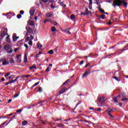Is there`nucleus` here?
I'll list each match as a JSON object with an SVG mask.
<instances>
[{
    "label": "nucleus",
    "mask_w": 128,
    "mask_h": 128,
    "mask_svg": "<svg viewBox=\"0 0 128 128\" xmlns=\"http://www.w3.org/2000/svg\"><path fill=\"white\" fill-rule=\"evenodd\" d=\"M70 18L72 20H76V16L74 14H72L70 16Z\"/></svg>",
    "instance_id": "412c9836"
},
{
    "label": "nucleus",
    "mask_w": 128,
    "mask_h": 128,
    "mask_svg": "<svg viewBox=\"0 0 128 128\" xmlns=\"http://www.w3.org/2000/svg\"><path fill=\"white\" fill-rule=\"evenodd\" d=\"M113 110V109H110V110H106V112H107V114H110L111 112H112Z\"/></svg>",
    "instance_id": "f3484780"
},
{
    "label": "nucleus",
    "mask_w": 128,
    "mask_h": 128,
    "mask_svg": "<svg viewBox=\"0 0 128 128\" xmlns=\"http://www.w3.org/2000/svg\"><path fill=\"white\" fill-rule=\"evenodd\" d=\"M47 22H52V19L50 18H46Z\"/></svg>",
    "instance_id": "0e129e2a"
},
{
    "label": "nucleus",
    "mask_w": 128,
    "mask_h": 128,
    "mask_svg": "<svg viewBox=\"0 0 128 128\" xmlns=\"http://www.w3.org/2000/svg\"><path fill=\"white\" fill-rule=\"evenodd\" d=\"M118 106H122V102H119V103H118Z\"/></svg>",
    "instance_id": "69168bd1"
},
{
    "label": "nucleus",
    "mask_w": 128,
    "mask_h": 128,
    "mask_svg": "<svg viewBox=\"0 0 128 128\" xmlns=\"http://www.w3.org/2000/svg\"><path fill=\"white\" fill-rule=\"evenodd\" d=\"M113 78H114L116 82H120V76H114L113 77Z\"/></svg>",
    "instance_id": "39448f33"
},
{
    "label": "nucleus",
    "mask_w": 128,
    "mask_h": 128,
    "mask_svg": "<svg viewBox=\"0 0 128 128\" xmlns=\"http://www.w3.org/2000/svg\"><path fill=\"white\" fill-rule=\"evenodd\" d=\"M48 54H54V50H51L48 52Z\"/></svg>",
    "instance_id": "c85d7f7f"
},
{
    "label": "nucleus",
    "mask_w": 128,
    "mask_h": 128,
    "mask_svg": "<svg viewBox=\"0 0 128 128\" xmlns=\"http://www.w3.org/2000/svg\"><path fill=\"white\" fill-rule=\"evenodd\" d=\"M26 30L27 32H29V34H32V29L30 27L28 28V27H26Z\"/></svg>",
    "instance_id": "0eeeda50"
},
{
    "label": "nucleus",
    "mask_w": 128,
    "mask_h": 128,
    "mask_svg": "<svg viewBox=\"0 0 128 128\" xmlns=\"http://www.w3.org/2000/svg\"><path fill=\"white\" fill-rule=\"evenodd\" d=\"M28 62V55L26 54H25L24 56V62L26 64V62Z\"/></svg>",
    "instance_id": "f8f14e48"
},
{
    "label": "nucleus",
    "mask_w": 128,
    "mask_h": 128,
    "mask_svg": "<svg viewBox=\"0 0 128 128\" xmlns=\"http://www.w3.org/2000/svg\"><path fill=\"white\" fill-rule=\"evenodd\" d=\"M96 2V4H97V6H98V7L97 8H102V5H100V2H98V0H95Z\"/></svg>",
    "instance_id": "9d476101"
},
{
    "label": "nucleus",
    "mask_w": 128,
    "mask_h": 128,
    "mask_svg": "<svg viewBox=\"0 0 128 128\" xmlns=\"http://www.w3.org/2000/svg\"><path fill=\"white\" fill-rule=\"evenodd\" d=\"M0 36L2 38H4V36H6V31L1 30Z\"/></svg>",
    "instance_id": "6e6552de"
},
{
    "label": "nucleus",
    "mask_w": 128,
    "mask_h": 128,
    "mask_svg": "<svg viewBox=\"0 0 128 128\" xmlns=\"http://www.w3.org/2000/svg\"><path fill=\"white\" fill-rule=\"evenodd\" d=\"M99 12H102V14H105L104 13V10L102 9L101 8H98Z\"/></svg>",
    "instance_id": "4be33fe9"
},
{
    "label": "nucleus",
    "mask_w": 128,
    "mask_h": 128,
    "mask_svg": "<svg viewBox=\"0 0 128 128\" xmlns=\"http://www.w3.org/2000/svg\"><path fill=\"white\" fill-rule=\"evenodd\" d=\"M44 100H42V101H40V102H38V104H44Z\"/></svg>",
    "instance_id": "37998d69"
},
{
    "label": "nucleus",
    "mask_w": 128,
    "mask_h": 128,
    "mask_svg": "<svg viewBox=\"0 0 128 128\" xmlns=\"http://www.w3.org/2000/svg\"><path fill=\"white\" fill-rule=\"evenodd\" d=\"M9 60L10 62V64H14L15 62L14 60V58H12L10 59Z\"/></svg>",
    "instance_id": "6ab92c4d"
},
{
    "label": "nucleus",
    "mask_w": 128,
    "mask_h": 128,
    "mask_svg": "<svg viewBox=\"0 0 128 128\" xmlns=\"http://www.w3.org/2000/svg\"><path fill=\"white\" fill-rule=\"evenodd\" d=\"M121 100H122V101H124V100H126V102L128 101V98H122Z\"/></svg>",
    "instance_id": "ea45409f"
},
{
    "label": "nucleus",
    "mask_w": 128,
    "mask_h": 128,
    "mask_svg": "<svg viewBox=\"0 0 128 128\" xmlns=\"http://www.w3.org/2000/svg\"><path fill=\"white\" fill-rule=\"evenodd\" d=\"M22 112V109H20L16 110V112H18V114H20Z\"/></svg>",
    "instance_id": "cd10ccee"
},
{
    "label": "nucleus",
    "mask_w": 128,
    "mask_h": 128,
    "mask_svg": "<svg viewBox=\"0 0 128 128\" xmlns=\"http://www.w3.org/2000/svg\"><path fill=\"white\" fill-rule=\"evenodd\" d=\"M70 79H68L62 85V86H64V84H68V82H70Z\"/></svg>",
    "instance_id": "a211bd4d"
},
{
    "label": "nucleus",
    "mask_w": 128,
    "mask_h": 128,
    "mask_svg": "<svg viewBox=\"0 0 128 128\" xmlns=\"http://www.w3.org/2000/svg\"><path fill=\"white\" fill-rule=\"evenodd\" d=\"M90 63L87 64L85 66L84 68H88V66H90Z\"/></svg>",
    "instance_id": "052dcab7"
},
{
    "label": "nucleus",
    "mask_w": 128,
    "mask_h": 128,
    "mask_svg": "<svg viewBox=\"0 0 128 128\" xmlns=\"http://www.w3.org/2000/svg\"><path fill=\"white\" fill-rule=\"evenodd\" d=\"M30 24L31 26H34V20L30 21Z\"/></svg>",
    "instance_id": "2eb2a0df"
},
{
    "label": "nucleus",
    "mask_w": 128,
    "mask_h": 128,
    "mask_svg": "<svg viewBox=\"0 0 128 128\" xmlns=\"http://www.w3.org/2000/svg\"><path fill=\"white\" fill-rule=\"evenodd\" d=\"M24 46H25L26 48H28V44H24Z\"/></svg>",
    "instance_id": "a18cd8bd"
},
{
    "label": "nucleus",
    "mask_w": 128,
    "mask_h": 128,
    "mask_svg": "<svg viewBox=\"0 0 128 128\" xmlns=\"http://www.w3.org/2000/svg\"><path fill=\"white\" fill-rule=\"evenodd\" d=\"M38 92H42V87L39 88Z\"/></svg>",
    "instance_id": "c9c22d12"
},
{
    "label": "nucleus",
    "mask_w": 128,
    "mask_h": 128,
    "mask_svg": "<svg viewBox=\"0 0 128 128\" xmlns=\"http://www.w3.org/2000/svg\"><path fill=\"white\" fill-rule=\"evenodd\" d=\"M68 90V89H66V87L64 86L63 87L60 89V90L59 92L60 94H64V92H66Z\"/></svg>",
    "instance_id": "20e7f679"
},
{
    "label": "nucleus",
    "mask_w": 128,
    "mask_h": 128,
    "mask_svg": "<svg viewBox=\"0 0 128 128\" xmlns=\"http://www.w3.org/2000/svg\"><path fill=\"white\" fill-rule=\"evenodd\" d=\"M32 68H36V64H34L32 66Z\"/></svg>",
    "instance_id": "bf43d9fd"
},
{
    "label": "nucleus",
    "mask_w": 128,
    "mask_h": 128,
    "mask_svg": "<svg viewBox=\"0 0 128 128\" xmlns=\"http://www.w3.org/2000/svg\"><path fill=\"white\" fill-rule=\"evenodd\" d=\"M108 114L110 116V118H114V116H112V114H110V113H108Z\"/></svg>",
    "instance_id": "79ce46f5"
},
{
    "label": "nucleus",
    "mask_w": 128,
    "mask_h": 128,
    "mask_svg": "<svg viewBox=\"0 0 128 128\" xmlns=\"http://www.w3.org/2000/svg\"><path fill=\"white\" fill-rule=\"evenodd\" d=\"M39 84H40V82H38L35 83V84L33 85L32 88H34V86H38Z\"/></svg>",
    "instance_id": "4c0bfd02"
},
{
    "label": "nucleus",
    "mask_w": 128,
    "mask_h": 128,
    "mask_svg": "<svg viewBox=\"0 0 128 128\" xmlns=\"http://www.w3.org/2000/svg\"><path fill=\"white\" fill-rule=\"evenodd\" d=\"M0 118H6V116H0Z\"/></svg>",
    "instance_id": "680f3d73"
},
{
    "label": "nucleus",
    "mask_w": 128,
    "mask_h": 128,
    "mask_svg": "<svg viewBox=\"0 0 128 128\" xmlns=\"http://www.w3.org/2000/svg\"><path fill=\"white\" fill-rule=\"evenodd\" d=\"M106 16V15L102 14L100 17V18H101V20H104V17Z\"/></svg>",
    "instance_id": "5701e85b"
},
{
    "label": "nucleus",
    "mask_w": 128,
    "mask_h": 128,
    "mask_svg": "<svg viewBox=\"0 0 128 128\" xmlns=\"http://www.w3.org/2000/svg\"><path fill=\"white\" fill-rule=\"evenodd\" d=\"M6 122H8V120L5 121L4 123L0 125V128H4L6 125Z\"/></svg>",
    "instance_id": "dca6fc26"
},
{
    "label": "nucleus",
    "mask_w": 128,
    "mask_h": 128,
    "mask_svg": "<svg viewBox=\"0 0 128 128\" xmlns=\"http://www.w3.org/2000/svg\"><path fill=\"white\" fill-rule=\"evenodd\" d=\"M20 14H24V11L20 10Z\"/></svg>",
    "instance_id": "5fc2aeb1"
},
{
    "label": "nucleus",
    "mask_w": 128,
    "mask_h": 128,
    "mask_svg": "<svg viewBox=\"0 0 128 128\" xmlns=\"http://www.w3.org/2000/svg\"><path fill=\"white\" fill-rule=\"evenodd\" d=\"M4 50H10L7 52L8 54H12V49L10 47V46L8 44H6L4 46Z\"/></svg>",
    "instance_id": "f03ea898"
},
{
    "label": "nucleus",
    "mask_w": 128,
    "mask_h": 128,
    "mask_svg": "<svg viewBox=\"0 0 128 128\" xmlns=\"http://www.w3.org/2000/svg\"><path fill=\"white\" fill-rule=\"evenodd\" d=\"M116 98H120V94H118L116 96Z\"/></svg>",
    "instance_id": "603ef678"
},
{
    "label": "nucleus",
    "mask_w": 128,
    "mask_h": 128,
    "mask_svg": "<svg viewBox=\"0 0 128 128\" xmlns=\"http://www.w3.org/2000/svg\"><path fill=\"white\" fill-rule=\"evenodd\" d=\"M15 38H16V34L14 33L12 35V40H14Z\"/></svg>",
    "instance_id": "72a5a7b5"
},
{
    "label": "nucleus",
    "mask_w": 128,
    "mask_h": 128,
    "mask_svg": "<svg viewBox=\"0 0 128 128\" xmlns=\"http://www.w3.org/2000/svg\"><path fill=\"white\" fill-rule=\"evenodd\" d=\"M18 50H20V48H16L14 50V52H18Z\"/></svg>",
    "instance_id": "864d4df0"
},
{
    "label": "nucleus",
    "mask_w": 128,
    "mask_h": 128,
    "mask_svg": "<svg viewBox=\"0 0 128 128\" xmlns=\"http://www.w3.org/2000/svg\"><path fill=\"white\" fill-rule=\"evenodd\" d=\"M55 120V122H59V120H62V122H64V120H62V118H57V119L55 120Z\"/></svg>",
    "instance_id": "c756f323"
},
{
    "label": "nucleus",
    "mask_w": 128,
    "mask_h": 128,
    "mask_svg": "<svg viewBox=\"0 0 128 128\" xmlns=\"http://www.w3.org/2000/svg\"><path fill=\"white\" fill-rule=\"evenodd\" d=\"M113 100H114V102H118V98L114 97L113 98Z\"/></svg>",
    "instance_id": "473e14b6"
},
{
    "label": "nucleus",
    "mask_w": 128,
    "mask_h": 128,
    "mask_svg": "<svg viewBox=\"0 0 128 128\" xmlns=\"http://www.w3.org/2000/svg\"><path fill=\"white\" fill-rule=\"evenodd\" d=\"M51 30L52 32H56V27L54 26H52Z\"/></svg>",
    "instance_id": "b1692460"
},
{
    "label": "nucleus",
    "mask_w": 128,
    "mask_h": 128,
    "mask_svg": "<svg viewBox=\"0 0 128 128\" xmlns=\"http://www.w3.org/2000/svg\"><path fill=\"white\" fill-rule=\"evenodd\" d=\"M90 74V68H88L86 70V71L83 74L82 78H86V76H88V74Z\"/></svg>",
    "instance_id": "7ed1b4c3"
},
{
    "label": "nucleus",
    "mask_w": 128,
    "mask_h": 128,
    "mask_svg": "<svg viewBox=\"0 0 128 128\" xmlns=\"http://www.w3.org/2000/svg\"><path fill=\"white\" fill-rule=\"evenodd\" d=\"M16 62H17L18 64H20V62H22V60H16Z\"/></svg>",
    "instance_id": "8fccbe9b"
},
{
    "label": "nucleus",
    "mask_w": 128,
    "mask_h": 128,
    "mask_svg": "<svg viewBox=\"0 0 128 128\" xmlns=\"http://www.w3.org/2000/svg\"><path fill=\"white\" fill-rule=\"evenodd\" d=\"M48 0H42V2L44 4H46V2H48Z\"/></svg>",
    "instance_id": "13d9d810"
},
{
    "label": "nucleus",
    "mask_w": 128,
    "mask_h": 128,
    "mask_svg": "<svg viewBox=\"0 0 128 128\" xmlns=\"http://www.w3.org/2000/svg\"><path fill=\"white\" fill-rule=\"evenodd\" d=\"M84 61L82 60L80 63V66H82V64H84Z\"/></svg>",
    "instance_id": "49530a36"
},
{
    "label": "nucleus",
    "mask_w": 128,
    "mask_h": 128,
    "mask_svg": "<svg viewBox=\"0 0 128 128\" xmlns=\"http://www.w3.org/2000/svg\"><path fill=\"white\" fill-rule=\"evenodd\" d=\"M28 44H29L30 46H32V40L29 41Z\"/></svg>",
    "instance_id": "a19ab883"
},
{
    "label": "nucleus",
    "mask_w": 128,
    "mask_h": 128,
    "mask_svg": "<svg viewBox=\"0 0 128 128\" xmlns=\"http://www.w3.org/2000/svg\"><path fill=\"white\" fill-rule=\"evenodd\" d=\"M89 1V6H92V0H88Z\"/></svg>",
    "instance_id": "58836bf2"
},
{
    "label": "nucleus",
    "mask_w": 128,
    "mask_h": 128,
    "mask_svg": "<svg viewBox=\"0 0 128 128\" xmlns=\"http://www.w3.org/2000/svg\"><path fill=\"white\" fill-rule=\"evenodd\" d=\"M46 72H50V66H48L47 68H46Z\"/></svg>",
    "instance_id": "e433bc0d"
},
{
    "label": "nucleus",
    "mask_w": 128,
    "mask_h": 128,
    "mask_svg": "<svg viewBox=\"0 0 128 128\" xmlns=\"http://www.w3.org/2000/svg\"><path fill=\"white\" fill-rule=\"evenodd\" d=\"M85 14H92V12L90 11L88 12V8H86V12H85Z\"/></svg>",
    "instance_id": "aec40b11"
},
{
    "label": "nucleus",
    "mask_w": 128,
    "mask_h": 128,
    "mask_svg": "<svg viewBox=\"0 0 128 128\" xmlns=\"http://www.w3.org/2000/svg\"><path fill=\"white\" fill-rule=\"evenodd\" d=\"M58 4H62V6H63V8L66 7V5L65 4H64V2H58Z\"/></svg>",
    "instance_id": "ddd939ff"
},
{
    "label": "nucleus",
    "mask_w": 128,
    "mask_h": 128,
    "mask_svg": "<svg viewBox=\"0 0 128 128\" xmlns=\"http://www.w3.org/2000/svg\"><path fill=\"white\" fill-rule=\"evenodd\" d=\"M18 38H20V36H16V38L13 39V42H16V40H18Z\"/></svg>",
    "instance_id": "393cba45"
},
{
    "label": "nucleus",
    "mask_w": 128,
    "mask_h": 128,
    "mask_svg": "<svg viewBox=\"0 0 128 128\" xmlns=\"http://www.w3.org/2000/svg\"><path fill=\"white\" fill-rule=\"evenodd\" d=\"M10 82L12 84H14V82H16V79H15L14 80H11Z\"/></svg>",
    "instance_id": "c03bdc74"
},
{
    "label": "nucleus",
    "mask_w": 128,
    "mask_h": 128,
    "mask_svg": "<svg viewBox=\"0 0 128 128\" xmlns=\"http://www.w3.org/2000/svg\"><path fill=\"white\" fill-rule=\"evenodd\" d=\"M10 64V62H6V60H4V61L2 62V64L3 66H6V64Z\"/></svg>",
    "instance_id": "4468645a"
},
{
    "label": "nucleus",
    "mask_w": 128,
    "mask_h": 128,
    "mask_svg": "<svg viewBox=\"0 0 128 128\" xmlns=\"http://www.w3.org/2000/svg\"><path fill=\"white\" fill-rule=\"evenodd\" d=\"M10 74V72H6L5 74V75L4 76H5V78H6V76H8Z\"/></svg>",
    "instance_id": "bb28decb"
},
{
    "label": "nucleus",
    "mask_w": 128,
    "mask_h": 128,
    "mask_svg": "<svg viewBox=\"0 0 128 128\" xmlns=\"http://www.w3.org/2000/svg\"><path fill=\"white\" fill-rule=\"evenodd\" d=\"M122 98H126V94L123 93L122 94Z\"/></svg>",
    "instance_id": "f704fd0d"
},
{
    "label": "nucleus",
    "mask_w": 128,
    "mask_h": 128,
    "mask_svg": "<svg viewBox=\"0 0 128 128\" xmlns=\"http://www.w3.org/2000/svg\"><path fill=\"white\" fill-rule=\"evenodd\" d=\"M88 13H86V12H82L80 14L81 16H88Z\"/></svg>",
    "instance_id": "7c9ffc66"
},
{
    "label": "nucleus",
    "mask_w": 128,
    "mask_h": 128,
    "mask_svg": "<svg viewBox=\"0 0 128 128\" xmlns=\"http://www.w3.org/2000/svg\"><path fill=\"white\" fill-rule=\"evenodd\" d=\"M112 6L114 7V8H116V6L120 7L122 6H124L126 8L128 6V2H126L124 0H114L113 1Z\"/></svg>",
    "instance_id": "f257e3e1"
},
{
    "label": "nucleus",
    "mask_w": 128,
    "mask_h": 128,
    "mask_svg": "<svg viewBox=\"0 0 128 128\" xmlns=\"http://www.w3.org/2000/svg\"><path fill=\"white\" fill-rule=\"evenodd\" d=\"M99 102H100L101 104H104V97H102L99 98Z\"/></svg>",
    "instance_id": "1a4fd4ad"
},
{
    "label": "nucleus",
    "mask_w": 128,
    "mask_h": 128,
    "mask_svg": "<svg viewBox=\"0 0 128 128\" xmlns=\"http://www.w3.org/2000/svg\"><path fill=\"white\" fill-rule=\"evenodd\" d=\"M18 96H20L19 94H16L14 96V98H18Z\"/></svg>",
    "instance_id": "e2e57ef3"
},
{
    "label": "nucleus",
    "mask_w": 128,
    "mask_h": 128,
    "mask_svg": "<svg viewBox=\"0 0 128 128\" xmlns=\"http://www.w3.org/2000/svg\"><path fill=\"white\" fill-rule=\"evenodd\" d=\"M26 42H28V40H30V37L28 36L26 40H25Z\"/></svg>",
    "instance_id": "3c124183"
},
{
    "label": "nucleus",
    "mask_w": 128,
    "mask_h": 128,
    "mask_svg": "<svg viewBox=\"0 0 128 128\" xmlns=\"http://www.w3.org/2000/svg\"><path fill=\"white\" fill-rule=\"evenodd\" d=\"M35 12H36V10H34V9H32V10H30V16H34V14Z\"/></svg>",
    "instance_id": "9b49d317"
},
{
    "label": "nucleus",
    "mask_w": 128,
    "mask_h": 128,
    "mask_svg": "<svg viewBox=\"0 0 128 128\" xmlns=\"http://www.w3.org/2000/svg\"><path fill=\"white\" fill-rule=\"evenodd\" d=\"M83 122H88V124H90V121H88V120H83Z\"/></svg>",
    "instance_id": "4d7b16f0"
},
{
    "label": "nucleus",
    "mask_w": 128,
    "mask_h": 128,
    "mask_svg": "<svg viewBox=\"0 0 128 128\" xmlns=\"http://www.w3.org/2000/svg\"><path fill=\"white\" fill-rule=\"evenodd\" d=\"M46 16L47 18H52V16H54V14H52V12H50L46 14Z\"/></svg>",
    "instance_id": "423d86ee"
},
{
    "label": "nucleus",
    "mask_w": 128,
    "mask_h": 128,
    "mask_svg": "<svg viewBox=\"0 0 128 128\" xmlns=\"http://www.w3.org/2000/svg\"><path fill=\"white\" fill-rule=\"evenodd\" d=\"M12 84L11 81L6 82L5 84H6V86H8V84Z\"/></svg>",
    "instance_id": "6e6d98bb"
},
{
    "label": "nucleus",
    "mask_w": 128,
    "mask_h": 128,
    "mask_svg": "<svg viewBox=\"0 0 128 128\" xmlns=\"http://www.w3.org/2000/svg\"><path fill=\"white\" fill-rule=\"evenodd\" d=\"M20 56H21L20 54L16 55V58H17V60H20Z\"/></svg>",
    "instance_id": "09e8293b"
},
{
    "label": "nucleus",
    "mask_w": 128,
    "mask_h": 128,
    "mask_svg": "<svg viewBox=\"0 0 128 128\" xmlns=\"http://www.w3.org/2000/svg\"><path fill=\"white\" fill-rule=\"evenodd\" d=\"M16 18H18V19L21 18H22V14H18L16 16Z\"/></svg>",
    "instance_id": "2f4dec72"
},
{
    "label": "nucleus",
    "mask_w": 128,
    "mask_h": 128,
    "mask_svg": "<svg viewBox=\"0 0 128 128\" xmlns=\"http://www.w3.org/2000/svg\"><path fill=\"white\" fill-rule=\"evenodd\" d=\"M30 38H31V40H34V36H32V35H31L30 36Z\"/></svg>",
    "instance_id": "774afa93"
},
{
    "label": "nucleus",
    "mask_w": 128,
    "mask_h": 128,
    "mask_svg": "<svg viewBox=\"0 0 128 128\" xmlns=\"http://www.w3.org/2000/svg\"><path fill=\"white\" fill-rule=\"evenodd\" d=\"M27 124H28V122L26 120H24L22 122V124L23 126H26Z\"/></svg>",
    "instance_id": "a878e982"
},
{
    "label": "nucleus",
    "mask_w": 128,
    "mask_h": 128,
    "mask_svg": "<svg viewBox=\"0 0 128 128\" xmlns=\"http://www.w3.org/2000/svg\"><path fill=\"white\" fill-rule=\"evenodd\" d=\"M97 112H100V110H102V109L100 108H98L97 109Z\"/></svg>",
    "instance_id": "338daca9"
},
{
    "label": "nucleus",
    "mask_w": 128,
    "mask_h": 128,
    "mask_svg": "<svg viewBox=\"0 0 128 128\" xmlns=\"http://www.w3.org/2000/svg\"><path fill=\"white\" fill-rule=\"evenodd\" d=\"M82 104V101H80L76 106H76H78V104Z\"/></svg>",
    "instance_id": "de8ad7c7"
}]
</instances>
